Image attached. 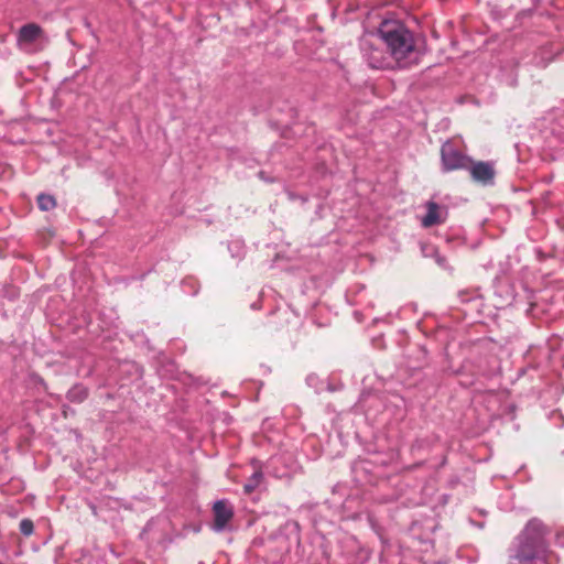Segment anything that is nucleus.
I'll use <instances>...</instances> for the list:
<instances>
[{"label": "nucleus", "instance_id": "obj_2", "mask_svg": "<svg viewBox=\"0 0 564 564\" xmlns=\"http://www.w3.org/2000/svg\"><path fill=\"white\" fill-rule=\"evenodd\" d=\"M381 41L389 50L400 67H406L416 63L420 51L416 47L414 34L402 23L384 21L379 28Z\"/></svg>", "mask_w": 564, "mask_h": 564}, {"label": "nucleus", "instance_id": "obj_3", "mask_svg": "<svg viewBox=\"0 0 564 564\" xmlns=\"http://www.w3.org/2000/svg\"><path fill=\"white\" fill-rule=\"evenodd\" d=\"M382 44L384 43L381 41L379 33L377 36H365L360 41L362 57L371 68L380 69L391 66L390 57L383 51Z\"/></svg>", "mask_w": 564, "mask_h": 564}, {"label": "nucleus", "instance_id": "obj_4", "mask_svg": "<svg viewBox=\"0 0 564 564\" xmlns=\"http://www.w3.org/2000/svg\"><path fill=\"white\" fill-rule=\"evenodd\" d=\"M442 167L445 172L469 167L471 159L457 150L453 142L446 141L441 148Z\"/></svg>", "mask_w": 564, "mask_h": 564}, {"label": "nucleus", "instance_id": "obj_10", "mask_svg": "<svg viewBox=\"0 0 564 564\" xmlns=\"http://www.w3.org/2000/svg\"><path fill=\"white\" fill-rule=\"evenodd\" d=\"M37 205L41 210L48 212L56 206V200L52 195L40 194L37 196Z\"/></svg>", "mask_w": 564, "mask_h": 564}, {"label": "nucleus", "instance_id": "obj_11", "mask_svg": "<svg viewBox=\"0 0 564 564\" xmlns=\"http://www.w3.org/2000/svg\"><path fill=\"white\" fill-rule=\"evenodd\" d=\"M263 478V474L260 470H256L251 477L247 480L243 486V490L246 494H251L258 486L260 485Z\"/></svg>", "mask_w": 564, "mask_h": 564}, {"label": "nucleus", "instance_id": "obj_7", "mask_svg": "<svg viewBox=\"0 0 564 564\" xmlns=\"http://www.w3.org/2000/svg\"><path fill=\"white\" fill-rule=\"evenodd\" d=\"M43 37V30L40 25L35 23H29L23 25L19 30L18 42L22 47H28L29 45L35 43L36 41Z\"/></svg>", "mask_w": 564, "mask_h": 564}, {"label": "nucleus", "instance_id": "obj_9", "mask_svg": "<svg viewBox=\"0 0 564 564\" xmlns=\"http://www.w3.org/2000/svg\"><path fill=\"white\" fill-rule=\"evenodd\" d=\"M88 397V390L82 384H75L67 392V399L70 402L80 403Z\"/></svg>", "mask_w": 564, "mask_h": 564}, {"label": "nucleus", "instance_id": "obj_5", "mask_svg": "<svg viewBox=\"0 0 564 564\" xmlns=\"http://www.w3.org/2000/svg\"><path fill=\"white\" fill-rule=\"evenodd\" d=\"M466 170H469L470 176L475 182L480 183L482 185L494 184L496 171L491 162H474L471 160V163H469V167H467Z\"/></svg>", "mask_w": 564, "mask_h": 564}, {"label": "nucleus", "instance_id": "obj_13", "mask_svg": "<svg viewBox=\"0 0 564 564\" xmlns=\"http://www.w3.org/2000/svg\"><path fill=\"white\" fill-rule=\"evenodd\" d=\"M0 564H2V563L0 562Z\"/></svg>", "mask_w": 564, "mask_h": 564}, {"label": "nucleus", "instance_id": "obj_12", "mask_svg": "<svg viewBox=\"0 0 564 564\" xmlns=\"http://www.w3.org/2000/svg\"><path fill=\"white\" fill-rule=\"evenodd\" d=\"M20 531L25 536L32 535L34 532L33 521L30 519H22L20 522Z\"/></svg>", "mask_w": 564, "mask_h": 564}, {"label": "nucleus", "instance_id": "obj_1", "mask_svg": "<svg viewBox=\"0 0 564 564\" xmlns=\"http://www.w3.org/2000/svg\"><path fill=\"white\" fill-rule=\"evenodd\" d=\"M547 528L538 519L530 520L509 547L508 564H556L550 551Z\"/></svg>", "mask_w": 564, "mask_h": 564}, {"label": "nucleus", "instance_id": "obj_6", "mask_svg": "<svg viewBox=\"0 0 564 564\" xmlns=\"http://www.w3.org/2000/svg\"><path fill=\"white\" fill-rule=\"evenodd\" d=\"M214 530L221 532L234 517L232 507L226 500H218L214 503Z\"/></svg>", "mask_w": 564, "mask_h": 564}, {"label": "nucleus", "instance_id": "obj_8", "mask_svg": "<svg viewBox=\"0 0 564 564\" xmlns=\"http://www.w3.org/2000/svg\"><path fill=\"white\" fill-rule=\"evenodd\" d=\"M426 209V215L421 219V224L424 228H429L444 221V218L442 217V208L438 204L435 202H427Z\"/></svg>", "mask_w": 564, "mask_h": 564}]
</instances>
